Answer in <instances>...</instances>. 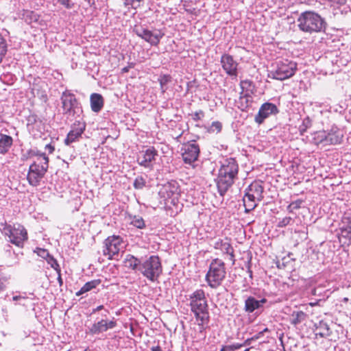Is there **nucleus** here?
Instances as JSON below:
<instances>
[{
    "label": "nucleus",
    "instance_id": "47",
    "mask_svg": "<svg viewBox=\"0 0 351 351\" xmlns=\"http://www.w3.org/2000/svg\"><path fill=\"white\" fill-rule=\"evenodd\" d=\"M58 3L65 6L66 8L70 9L73 7V4L70 3L69 0H57Z\"/></svg>",
    "mask_w": 351,
    "mask_h": 351
},
{
    "label": "nucleus",
    "instance_id": "49",
    "mask_svg": "<svg viewBox=\"0 0 351 351\" xmlns=\"http://www.w3.org/2000/svg\"><path fill=\"white\" fill-rule=\"evenodd\" d=\"M156 260H158V257L155 256V274H158L159 272H160V270L159 269V266L160 265V264L158 261H156Z\"/></svg>",
    "mask_w": 351,
    "mask_h": 351
},
{
    "label": "nucleus",
    "instance_id": "10",
    "mask_svg": "<svg viewBox=\"0 0 351 351\" xmlns=\"http://www.w3.org/2000/svg\"><path fill=\"white\" fill-rule=\"evenodd\" d=\"M124 248V243L119 236L108 237L104 241L103 254L109 260L117 259L119 252Z\"/></svg>",
    "mask_w": 351,
    "mask_h": 351
},
{
    "label": "nucleus",
    "instance_id": "48",
    "mask_svg": "<svg viewBox=\"0 0 351 351\" xmlns=\"http://www.w3.org/2000/svg\"><path fill=\"white\" fill-rule=\"evenodd\" d=\"M5 278L0 276V291H3L5 287Z\"/></svg>",
    "mask_w": 351,
    "mask_h": 351
},
{
    "label": "nucleus",
    "instance_id": "31",
    "mask_svg": "<svg viewBox=\"0 0 351 351\" xmlns=\"http://www.w3.org/2000/svg\"><path fill=\"white\" fill-rule=\"evenodd\" d=\"M326 138H327V135H326V131L317 132L315 134V136L313 137V140H314L315 143L317 145L322 144V143H324V145H327L326 144Z\"/></svg>",
    "mask_w": 351,
    "mask_h": 351
},
{
    "label": "nucleus",
    "instance_id": "57",
    "mask_svg": "<svg viewBox=\"0 0 351 351\" xmlns=\"http://www.w3.org/2000/svg\"><path fill=\"white\" fill-rule=\"evenodd\" d=\"M86 1H87V3H88V5L92 7L95 5V1L94 0H85Z\"/></svg>",
    "mask_w": 351,
    "mask_h": 351
},
{
    "label": "nucleus",
    "instance_id": "24",
    "mask_svg": "<svg viewBox=\"0 0 351 351\" xmlns=\"http://www.w3.org/2000/svg\"><path fill=\"white\" fill-rule=\"evenodd\" d=\"M331 330L328 324L323 320L315 324V335L321 337H327L331 335Z\"/></svg>",
    "mask_w": 351,
    "mask_h": 351
},
{
    "label": "nucleus",
    "instance_id": "3",
    "mask_svg": "<svg viewBox=\"0 0 351 351\" xmlns=\"http://www.w3.org/2000/svg\"><path fill=\"white\" fill-rule=\"evenodd\" d=\"M159 204L165 209H172L178 206L180 190L178 183L175 180L157 184Z\"/></svg>",
    "mask_w": 351,
    "mask_h": 351
},
{
    "label": "nucleus",
    "instance_id": "32",
    "mask_svg": "<svg viewBox=\"0 0 351 351\" xmlns=\"http://www.w3.org/2000/svg\"><path fill=\"white\" fill-rule=\"evenodd\" d=\"M23 15L25 22L28 24H30L32 22H36L38 20V16L33 11L25 10Z\"/></svg>",
    "mask_w": 351,
    "mask_h": 351
},
{
    "label": "nucleus",
    "instance_id": "41",
    "mask_svg": "<svg viewBox=\"0 0 351 351\" xmlns=\"http://www.w3.org/2000/svg\"><path fill=\"white\" fill-rule=\"evenodd\" d=\"M145 185V180L142 177H138L136 178L134 182V186L136 189H141Z\"/></svg>",
    "mask_w": 351,
    "mask_h": 351
},
{
    "label": "nucleus",
    "instance_id": "18",
    "mask_svg": "<svg viewBox=\"0 0 351 351\" xmlns=\"http://www.w3.org/2000/svg\"><path fill=\"white\" fill-rule=\"evenodd\" d=\"M61 100L63 110L66 113L71 112V110L75 108L77 104L75 95L67 91H65L62 93Z\"/></svg>",
    "mask_w": 351,
    "mask_h": 351
},
{
    "label": "nucleus",
    "instance_id": "29",
    "mask_svg": "<svg viewBox=\"0 0 351 351\" xmlns=\"http://www.w3.org/2000/svg\"><path fill=\"white\" fill-rule=\"evenodd\" d=\"M101 282L100 280H94L90 282H86L81 289L80 290L77 292V295H80L87 291H90L93 288H95L97 286H98Z\"/></svg>",
    "mask_w": 351,
    "mask_h": 351
},
{
    "label": "nucleus",
    "instance_id": "16",
    "mask_svg": "<svg viewBox=\"0 0 351 351\" xmlns=\"http://www.w3.org/2000/svg\"><path fill=\"white\" fill-rule=\"evenodd\" d=\"M213 247L216 250H221L223 254H227L229 255L230 261H232V263L234 265L235 263L234 249L231 244L228 242L226 240H223L221 239H218L213 243Z\"/></svg>",
    "mask_w": 351,
    "mask_h": 351
},
{
    "label": "nucleus",
    "instance_id": "56",
    "mask_svg": "<svg viewBox=\"0 0 351 351\" xmlns=\"http://www.w3.org/2000/svg\"><path fill=\"white\" fill-rule=\"evenodd\" d=\"M251 339H246L244 343H243V346H249L251 343Z\"/></svg>",
    "mask_w": 351,
    "mask_h": 351
},
{
    "label": "nucleus",
    "instance_id": "23",
    "mask_svg": "<svg viewBox=\"0 0 351 351\" xmlns=\"http://www.w3.org/2000/svg\"><path fill=\"white\" fill-rule=\"evenodd\" d=\"M154 160V151L147 149L145 153H142L138 157V163L145 167H152V160Z\"/></svg>",
    "mask_w": 351,
    "mask_h": 351
},
{
    "label": "nucleus",
    "instance_id": "1",
    "mask_svg": "<svg viewBox=\"0 0 351 351\" xmlns=\"http://www.w3.org/2000/svg\"><path fill=\"white\" fill-rule=\"evenodd\" d=\"M189 306L193 313L195 324L197 327L195 329L196 337H205L204 332L208 327L210 315L208 304L203 289H197L189 296Z\"/></svg>",
    "mask_w": 351,
    "mask_h": 351
},
{
    "label": "nucleus",
    "instance_id": "33",
    "mask_svg": "<svg viewBox=\"0 0 351 351\" xmlns=\"http://www.w3.org/2000/svg\"><path fill=\"white\" fill-rule=\"evenodd\" d=\"M312 121L308 117H305L302 122V124L299 127V131L300 134L303 135L306 132L307 129L311 128Z\"/></svg>",
    "mask_w": 351,
    "mask_h": 351
},
{
    "label": "nucleus",
    "instance_id": "2",
    "mask_svg": "<svg viewBox=\"0 0 351 351\" xmlns=\"http://www.w3.org/2000/svg\"><path fill=\"white\" fill-rule=\"evenodd\" d=\"M239 165L234 158H229L223 160L217 178V186L221 196H223L237 178Z\"/></svg>",
    "mask_w": 351,
    "mask_h": 351
},
{
    "label": "nucleus",
    "instance_id": "27",
    "mask_svg": "<svg viewBox=\"0 0 351 351\" xmlns=\"http://www.w3.org/2000/svg\"><path fill=\"white\" fill-rule=\"evenodd\" d=\"M320 60L324 64V72L325 74H333L339 71L337 68L335 67L334 64H332V62L326 58V52L325 53V56L321 58Z\"/></svg>",
    "mask_w": 351,
    "mask_h": 351
},
{
    "label": "nucleus",
    "instance_id": "34",
    "mask_svg": "<svg viewBox=\"0 0 351 351\" xmlns=\"http://www.w3.org/2000/svg\"><path fill=\"white\" fill-rule=\"evenodd\" d=\"M222 125L219 121H213L208 128V132L210 133H219L221 132Z\"/></svg>",
    "mask_w": 351,
    "mask_h": 351
},
{
    "label": "nucleus",
    "instance_id": "52",
    "mask_svg": "<svg viewBox=\"0 0 351 351\" xmlns=\"http://www.w3.org/2000/svg\"><path fill=\"white\" fill-rule=\"evenodd\" d=\"M45 149H47L50 154L54 151V147L51 144L46 145Z\"/></svg>",
    "mask_w": 351,
    "mask_h": 351
},
{
    "label": "nucleus",
    "instance_id": "30",
    "mask_svg": "<svg viewBox=\"0 0 351 351\" xmlns=\"http://www.w3.org/2000/svg\"><path fill=\"white\" fill-rule=\"evenodd\" d=\"M161 93H164L168 88L169 84L171 82V77L169 75H161L158 77Z\"/></svg>",
    "mask_w": 351,
    "mask_h": 351
},
{
    "label": "nucleus",
    "instance_id": "44",
    "mask_svg": "<svg viewBox=\"0 0 351 351\" xmlns=\"http://www.w3.org/2000/svg\"><path fill=\"white\" fill-rule=\"evenodd\" d=\"M26 299H27L26 293H24V295H14L12 297L13 301H19V304L23 305V306L25 305V304L23 302V301Z\"/></svg>",
    "mask_w": 351,
    "mask_h": 351
},
{
    "label": "nucleus",
    "instance_id": "8",
    "mask_svg": "<svg viewBox=\"0 0 351 351\" xmlns=\"http://www.w3.org/2000/svg\"><path fill=\"white\" fill-rule=\"evenodd\" d=\"M264 188L260 182H254L245 191L243 204L245 213H250L263 199Z\"/></svg>",
    "mask_w": 351,
    "mask_h": 351
},
{
    "label": "nucleus",
    "instance_id": "22",
    "mask_svg": "<svg viewBox=\"0 0 351 351\" xmlns=\"http://www.w3.org/2000/svg\"><path fill=\"white\" fill-rule=\"evenodd\" d=\"M90 107L93 112H99L104 106V99L99 93H93L90 97Z\"/></svg>",
    "mask_w": 351,
    "mask_h": 351
},
{
    "label": "nucleus",
    "instance_id": "62",
    "mask_svg": "<svg viewBox=\"0 0 351 351\" xmlns=\"http://www.w3.org/2000/svg\"><path fill=\"white\" fill-rule=\"evenodd\" d=\"M155 351H162L158 346L155 347Z\"/></svg>",
    "mask_w": 351,
    "mask_h": 351
},
{
    "label": "nucleus",
    "instance_id": "58",
    "mask_svg": "<svg viewBox=\"0 0 351 351\" xmlns=\"http://www.w3.org/2000/svg\"><path fill=\"white\" fill-rule=\"evenodd\" d=\"M348 301H349L348 298H343L341 300V302H344V303H347Z\"/></svg>",
    "mask_w": 351,
    "mask_h": 351
},
{
    "label": "nucleus",
    "instance_id": "61",
    "mask_svg": "<svg viewBox=\"0 0 351 351\" xmlns=\"http://www.w3.org/2000/svg\"><path fill=\"white\" fill-rule=\"evenodd\" d=\"M248 273H249V276H250V278H252V271L250 269H249V270H248Z\"/></svg>",
    "mask_w": 351,
    "mask_h": 351
},
{
    "label": "nucleus",
    "instance_id": "14",
    "mask_svg": "<svg viewBox=\"0 0 351 351\" xmlns=\"http://www.w3.org/2000/svg\"><path fill=\"white\" fill-rule=\"evenodd\" d=\"M117 326V322L113 318L112 320L102 319L97 322H95L89 328V332L92 335H97L101 332L112 329Z\"/></svg>",
    "mask_w": 351,
    "mask_h": 351
},
{
    "label": "nucleus",
    "instance_id": "19",
    "mask_svg": "<svg viewBox=\"0 0 351 351\" xmlns=\"http://www.w3.org/2000/svg\"><path fill=\"white\" fill-rule=\"evenodd\" d=\"M326 144L328 145L339 144L343 137V131L337 126H332L330 130L326 132Z\"/></svg>",
    "mask_w": 351,
    "mask_h": 351
},
{
    "label": "nucleus",
    "instance_id": "36",
    "mask_svg": "<svg viewBox=\"0 0 351 351\" xmlns=\"http://www.w3.org/2000/svg\"><path fill=\"white\" fill-rule=\"evenodd\" d=\"M124 5L125 7H130L134 9H136L141 5V2L143 0H123Z\"/></svg>",
    "mask_w": 351,
    "mask_h": 351
},
{
    "label": "nucleus",
    "instance_id": "12",
    "mask_svg": "<svg viewBox=\"0 0 351 351\" xmlns=\"http://www.w3.org/2000/svg\"><path fill=\"white\" fill-rule=\"evenodd\" d=\"M277 106L272 103L265 102L261 105L258 114L254 117V121L258 124H262L264 121L271 115L278 113Z\"/></svg>",
    "mask_w": 351,
    "mask_h": 351
},
{
    "label": "nucleus",
    "instance_id": "20",
    "mask_svg": "<svg viewBox=\"0 0 351 351\" xmlns=\"http://www.w3.org/2000/svg\"><path fill=\"white\" fill-rule=\"evenodd\" d=\"M266 302L267 300L265 298L258 300L252 296H250L245 300L244 309L247 313H251L255 310L260 308Z\"/></svg>",
    "mask_w": 351,
    "mask_h": 351
},
{
    "label": "nucleus",
    "instance_id": "51",
    "mask_svg": "<svg viewBox=\"0 0 351 351\" xmlns=\"http://www.w3.org/2000/svg\"><path fill=\"white\" fill-rule=\"evenodd\" d=\"M57 274H58V283L60 285V286H62V284H63V281H62V279L61 278V270L60 269V271H56Z\"/></svg>",
    "mask_w": 351,
    "mask_h": 351
},
{
    "label": "nucleus",
    "instance_id": "40",
    "mask_svg": "<svg viewBox=\"0 0 351 351\" xmlns=\"http://www.w3.org/2000/svg\"><path fill=\"white\" fill-rule=\"evenodd\" d=\"M303 201L300 199H298L296 201L292 202L288 206V208L290 211H293L294 210L299 209L301 207V204Z\"/></svg>",
    "mask_w": 351,
    "mask_h": 351
},
{
    "label": "nucleus",
    "instance_id": "17",
    "mask_svg": "<svg viewBox=\"0 0 351 351\" xmlns=\"http://www.w3.org/2000/svg\"><path fill=\"white\" fill-rule=\"evenodd\" d=\"M342 53L339 50H333L326 52V58L334 64L339 71L340 68L346 66L348 60L341 56Z\"/></svg>",
    "mask_w": 351,
    "mask_h": 351
},
{
    "label": "nucleus",
    "instance_id": "42",
    "mask_svg": "<svg viewBox=\"0 0 351 351\" xmlns=\"http://www.w3.org/2000/svg\"><path fill=\"white\" fill-rule=\"evenodd\" d=\"M36 252L39 256L45 258V260L50 256L49 252L45 249L37 248Z\"/></svg>",
    "mask_w": 351,
    "mask_h": 351
},
{
    "label": "nucleus",
    "instance_id": "46",
    "mask_svg": "<svg viewBox=\"0 0 351 351\" xmlns=\"http://www.w3.org/2000/svg\"><path fill=\"white\" fill-rule=\"evenodd\" d=\"M204 116V113L202 110H199L195 112L192 114V119L195 121H197L201 120Z\"/></svg>",
    "mask_w": 351,
    "mask_h": 351
},
{
    "label": "nucleus",
    "instance_id": "53",
    "mask_svg": "<svg viewBox=\"0 0 351 351\" xmlns=\"http://www.w3.org/2000/svg\"><path fill=\"white\" fill-rule=\"evenodd\" d=\"M251 82L248 80H244L241 82V86L243 89L245 85H250Z\"/></svg>",
    "mask_w": 351,
    "mask_h": 351
},
{
    "label": "nucleus",
    "instance_id": "43",
    "mask_svg": "<svg viewBox=\"0 0 351 351\" xmlns=\"http://www.w3.org/2000/svg\"><path fill=\"white\" fill-rule=\"evenodd\" d=\"M228 351H234L243 347V344L239 343H234L231 345L226 346Z\"/></svg>",
    "mask_w": 351,
    "mask_h": 351
},
{
    "label": "nucleus",
    "instance_id": "45",
    "mask_svg": "<svg viewBox=\"0 0 351 351\" xmlns=\"http://www.w3.org/2000/svg\"><path fill=\"white\" fill-rule=\"evenodd\" d=\"M292 220L291 217H284L283 219H282L279 222H278V227H280V228H282V227H285L286 226H287L288 224H289L290 221Z\"/></svg>",
    "mask_w": 351,
    "mask_h": 351
},
{
    "label": "nucleus",
    "instance_id": "60",
    "mask_svg": "<svg viewBox=\"0 0 351 351\" xmlns=\"http://www.w3.org/2000/svg\"><path fill=\"white\" fill-rule=\"evenodd\" d=\"M154 38H155V44H156V42H158V35H156V34H155Z\"/></svg>",
    "mask_w": 351,
    "mask_h": 351
},
{
    "label": "nucleus",
    "instance_id": "26",
    "mask_svg": "<svg viewBox=\"0 0 351 351\" xmlns=\"http://www.w3.org/2000/svg\"><path fill=\"white\" fill-rule=\"evenodd\" d=\"M307 317L306 313L302 311H293L290 317V323L295 326L303 322Z\"/></svg>",
    "mask_w": 351,
    "mask_h": 351
},
{
    "label": "nucleus",
    "instance_id": "37",
    "mask_svg": "<svg viewBox=\"0 0 351 351\" xmlns=\"http://www.w3.org/2000/svg\"><path fill=\"white\" fill-rule=\"evenodd\" d=\"M46 261L47 263L49 264L51 267L56 270V271H60V265L57 261L53 258V256L50 255L49 257L46 259Z\"/></svg>",
    "mask_w": 351,
    "mask_h": 351
},
{
    "label": "nucleus",
    "instance_id": "21",
    "mask_svg": "<svg viewBox=\"0 0 351 351\" xmlns=\"http://www.w3.org/2000/svg\"><path fill=\"white\" fill-rule=\"evenodd\" d=\"M139 269L143 276L151 281H154V256H149L147 260L143 262Z\"/></svg>",
    "mask_w": 351,
    "mask_h": 351
},
{
    "label": "nucleus",
    "instance_id": "5",
    "mask_svg": "<svg viewBox=\"0 0 351 351\" xmlns=\"http://www.w3.org/2000/svg\"><path fill=\"white\" fill-rule=\"evenodd\" d=\"M49 167V158L45 154H37L36 159L29 166L27 180L30 185L37 186L44 178Z\"/></svg>",
    "mask_w": 351,
    "mask_h": 351
},
{
    "label": "nucleus",
    "instance_id": "6",
    "mask_svg": "<svg viewBox=\"0 0 351 351\" xmlns=\"http://www.w3.org/2000/svg\"><path fill=\"white\" fill-rule=\"evenodd\" d=\"M226 276V268L223 261L219 258L213 259L205 276L208 285L212 289H217L222 284Z\"/></svg>",
    "mask_w": 351,
    "mask_h": 351
},
{
    "label": "nucleus",
    "instance_id": "55",
    "mask_svg": "<svg viewBox=\"0 0 351 351\" xmlns=\"http://www.w3.org/2000/svg\"><path fill=\"white\" fill-rule=\"evenodd\" d=\"M342 232H345L346 233V236L348 237L349 234L351 232V228H346L345 230H342Z\"/></svg>",
    "mask_w": 351,
    "mask_h": 351
},
{
    "label": "nucleus",
    "instance_id": "59",
    "mask_svg": "<svg viewBox=\"0 0 351 351\" xmlns=\"http://www.w3.org/2000/svg\"><path fill=\"white\" fill-rule=\"evenodd\" d=\"M220 351H228L226 346H223L222 348H221Z\"/></svg>",
    "mask_w": 351,
    "mask_h": 351
},
{
    "label": "nucleus",
    "instance_id": "7",
    "mask_svg": "<svg viewBox=\"0 0 351 351\" xmlns=\"http://www.w3.org/2000/svg\"><path fill=\"white\" fill-rule=\"evenodd\" d=\"M324 20L317 13L311 11L302 12L298 19V25L304 32H319L325 28Z\"/></svg>",
    "mask_w": 351,
    "mask_h": 351
},
{
    "label": "nucleus",
    "instance_id": "38",
    "mask_svg": "<svg viewBox=\"0 0 351 351\" xmlns=\"http://www.w3.org/2000/svg\"><path fill=\"white\" fill-rule=\"evenodd\" d=\"M131 224L138 228H143L145 226L143 218L139 217H134L131 221Z\"/></svg>",
    "mask_w": 351,
    "mask_h": 351
},
{
    "label": "nucleus",
    "instance_id": "11",
    "mask_svg": "<svg viewBox=\"0 0 351 351\" xmlns=\"http://www.w3.org/2000/svg\"><path fill=\"white\" fill-rule=\"evenodd\" d=\"M199 146L195 141L184 143L181 148V154L185 164L192 165L199 155Z\"/></svg>",
    "mask_w": 351,
    "mask_h": 351
},
{
    "label": "nucleus",
    "instance_id": "50",
    "mask_svg": "<svg viewBox=\"0 0 351 351\" xmlns=\"http://www.w3.org/2000/svg\"><path fill=\"white\" fill-rule=\"evenodd\" d=\"M184 133V131H182L180 134H171L172 137L176 138L178 142H180V138L182 136V135Z\"/></svg>",
    "mask_w": 351,
    "mask_h": 351
},
{
    "label": "nucleus",
    "instance_id": "35",
    "mask_svg": "<svg viewBox=\"0 0 351 351\" xmlns=\"http://www.w3.org/2000/svg\"><path fill=\"white\" fill-rule=\"evenodd\" d=\"M139 36L151 44L152 43L154 36L151 31L144 29H141V32L139 34Z\"/></svg>",
    "mask_w": 351,
    "mask_h": 351
},
{
    "label": "nucleus",
    "instance_id": "64",
    "mask_svg": "<svg viewBox=\"0 0 351 351\" xmlns=\"http://www.w3.org/2000/svg\"><path fill=\"white\" fill-rule=\"evenodd\" d=\"M250 348H246V349H245V350H243V351H250Z\"/></svg>",
    "mask_w": 351,
    "mask_h": 351
},
{
    "label": "nucleus",
    "instance_id": "15",
    "mask_svg": "<svg viewBox=\"0 0 351 351\" xmlns=\"http://www.w3.org/2000/svg\"><path fill=\"white\" fill-rule=\"evenodd\" d=\"M85 130V125L78 122L77 124L74 125L71 130L68 133L66 138L64 140V143L66 145H71L72 143L77 141L82 136V134Z\"/></svg>",
    "mask_w": 351,
    "mask_h": 351
},
{
    "label": "nucleus",
    "instance_id": "25",
    "mask_svg": "<svg viewBox=\"0 0 351 351\" xmlns=\"http://www.w3.org/2000/svg\"><path fill=\"white\" fill-rule=\"evenodd\" d=\"M13 143L12 138L6 134H1L0 137V154H6Z\"/></svg>",
    "mask_w": 351,
    "mask_h": 351
},
{
    "label": "nucleus",
    "instance_id": "63",
    "mask_svg": "<svg viewBox=\"0 0 351 351\" xmlns=\"http://www.w3.org/2000/svg\"><path fill=\"white\" fill-rule=\"evenodd\" d=\"M123 72L125 73V72H128V69L127 67H124L123 69H122Z\"/></svg>",
    "mask_w": 351,
    "mask_h": 351
},
{
    "label": "nucleus",
    "instance_id": "13",
    "mask_svg": "<svg viewBox=\"0 0 351 351\" xmlns=\"http://www.w3.org/2000/svg\"><path fill=\"white\" fill-rule=\"evenodd\" d=\"M221 64L226 74L233 78L238 75V62L229 54H223L221 57Z\"/></svg>",
    "mask_w": 351,
    "mask_h": 351
},
{
    "label": "nucleus",
    "instance_id": "9",
    "mask_svg": "<svg viewBox=\"0 0 351 351\" xmlns=\"http://www.w3.org/2000/svg\"><path fill=\"white\" fill-rule=\"evenodd\" d=\"M2 234L8 237L7 241L19 247H23L25 241L28 239L27 232L23 226L19 223L14 225L5 224L2 230Z\"/></svg>",
    "mask_w": 351,
    "mask_h": 351
},
{
    "label": "nucleus",
    "instance_id": "54",
    "mask_svg": "<svg viewBox=\"0 0 351 351\" xmlns=\"http://www.w3.org/2000/svg\"><path fill=\"white\" fill-rule=\"evenodd\" d=\"M103 308H104L103 305L98 306L97 308H95L93 310V313H95L96 311H99Z\"/></svg>",
    "mask_w": 351,
    "mask_h": 351
},
{
    "label": "nucleus",
    "instance_id": "4",
    "mask_svg": "<svg viewBox=\"0 0 351 351\" xmlns=\"http://www.w3.org/2000/svg\"><path fill=\"white\" fill-rule=\"evenodd\" d=\"M297 63L288 58H278L271 66L268 77L283 81L293 76L297 71Z\"/></svg>",
    "mask_w": 351,
    "mask_h": 351
},
{
    "label": "nucleus",
    "instance_id": "39",
    "mask_svg": "<svg viewBox=\"0 0 351 351\" xmlns=\"http://www.w3.org/2000/svg\"><path fill=\"white\" fill-rule=\"evenodd\" d=\"M7 51V47L5 39L0 34V57L5 54Z\"/></svg>",
    "mask_w": 351,
    "mask_h": 351
},
{
    "label": "nucleus",
    "instance_id": "28",
    "mask_svg": "<svg viewBox=\"0 0 351 351\" xmlns=\"http://www.w3.org/2000/svg\"><path fill=\"white\" fill-rule=\"evenodd\" d=\"M123 263L125 267L129 269H135L139 264V261L133 255L127 254L124 258Z\"/></svg>",
    "mask_w": 351,
    "mask_h": 351
}]
</instances>
